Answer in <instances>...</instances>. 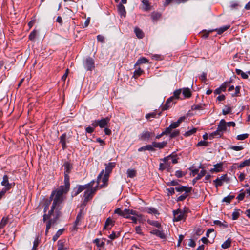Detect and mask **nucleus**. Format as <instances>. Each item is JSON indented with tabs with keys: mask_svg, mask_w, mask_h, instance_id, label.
Wrapping results in <instances>:
<instances>
[{
	"mask_svg": "<svg viewBox=\"0 0 250 250\" xmlns=\"http://www.w3.org/2000/svg\"><path fill=\"white\" fill-rule=\"evenodd\" d=\"M69 188L70 186L64 185L61 186L58 188L52 193L50 198H52L53 196H55V197L53 199L51 210L49 211L48 214H44L43 215V220L44 222L51 217L54 209L56 207L58 208L59 205L62 203L63 200V194L67 193Z\"/></svg>",
	"mask_w": 250,
	"mask_h": 250,
	"instance_id": "obj_1",
	"label": "nucleus"
},
{
	"mask_svg": "<svg viewBox=\"0 0 250 250\" xmlns=\"http://www.w3.org/2000/svg\"><path fill=\"white\" fill-rule=\"evenodd\" d=\"M104 172V170H102L101 173L99 174L97 177V185L94 187V185L93 186H90L89 187H87L85 189V191H84V200H83V203L86 204L88 200H91L93 195H94L96 191L97 190L98 188V186L100 184V179L102 175L103 174Z\"/></svg>",
	"mask_w": 250,
	"mask_h": 250,
	"instance_id": "obj_2",
	"label": "nucleus"
},
{
	"mask_svg": "<svg viewBox=\"0 0 250 250\" xmlns=\"http://www.w3.org/2000/svg\"><path fill=\"white\" fill-rule=\"evenodd\" d=\"M63 167H64V185H67V186H70L69 174L71 171L72 167L68 162L64 163L63 164Z\"/></svg>",
	"mask_w": 250,
	"mask_h": 250,
	"instance_id": "obj_3",
	"label": "nucleus"
},
{
	"mask_svg": "<svg viewBox=\"0 0 250 250\" xmlns=\"http://www.w3.org/2000/svg\"><path fill=\"white\" fill-rule=\"evenodd\" d=\"M173 221L174 222H178L182 220L185 219L186 217L185 211H183L180 209L173 210Z\"/></svg>",
	"mask_w": 250,
	"mask_h": 250,
	"instance_id": "obj_4",
	"label": "nucleus"
},
{
	"mask_svg": "<svg viewBox=\"0 0 250 250\" xmlns=\"http://www.w3.org/2000/svg\"><path fill=\"white\" fill-rule=\"evenodd\" d=\"M84 68L87 71H91L94 68V61L93 59L90 57L86 58L83 62Z\"/></svg>",
	"mask_w": 250,
	"mask_h": 250,
	"instance_id": "obj_5",
	"label": "nucleus"
},
{
	"mask_svg": "<svg viewBox=\"0 0 250 250\" xmlns=\"http://www.w3.org/2000/svg\"><path fill=\"white\" fill-rule=\"evenodd\" d=\"M227 174H224L220 177H217L213 181V183L216 188L221 186L224 182H228L229 181Z\"/></svg>",
	"mask_w": 250,
	"mask_h": 250,
	"instance_id": "obj_6",
	"label": "nucleus"
},
{
	"mask_svg": "<svg viewBox=\"0 0 250 250\" xmlns=\"http://www.w3.org/2000/svg\"><path fill=\"white\" fill-rule=\"evenodd\" d=\"M131 215L137 216L138 217H142V215L138 213L136 211L129 209H125L124 210L123 217L129 219L131 217Z\"/></svg>",
	"mask_w": 250,
	"mask_h": 250,
	"instance_id": "obj_7",
	"label": "nucleus"
},
{
	"mask_svg": "<svg viewBox=\"0 0 250 250\" xmlns=\"http://www.w3.org/2000/svg\"><path fill=\"white\" fill-rule=\"evenodd\" d=\"M9 178L7 175H4L2 178V181L1 182V185L4 186V188L3 189L6 190H9L12 187V184L10 183L9 182Z\"/></svg>",
	"mask_w": 250,
	"mask_h": 250,
	"instance_id": "obj_8",
	"label": "nucleus"
},
{
	"mask_svg": "<svg viewBox=\"0 0 250 250\" xmlns=\"http://www.w3.org/2000/svg\"><path fill=\"white\" fill-rule=\"evenodd\" d=\"M69 137H67L66 133L62 134L60 137V143L61 144L63 150L67 147V143L69 142Z\"/></svg>",
	"mask_w": 250,
	"mask_h": 250,
	"instance_id": "obj_9",
	"label": "nucleus"
},
{
	"mask_svg": "<svg viewBox=\"0 0 250 250\" xmlns=\"http://www.w3.org/2000/svg\"><path fill=\"white\" fill-rule=\"evenodd\" d=\"M95 183V181L94 180L91 181L90 183L85 184L84 185H80L78 186L77 191L75 193V195L79 194L80 193L82 192L83 190H85L87 187H89L90 186H93Z\"/></svg>",
	"mask_w": 250,
	"mask_h": 250,
	"instance_id": "obj_10",
	"label": "nucleus"
},
{
	"mask_svg": "<svg viewBox=\"0 0 250 250\" xmlns=\"http://www.w3.org/2000/svg\"><path fill=\"white\" fill-rule=\"evenodd\" d=\"M104 173V172H103ZM104 173L102 175L101 177V179L100 180V183L102 182V184L100 185V187L101 188L106 187L108 184V181L109 179V176L108 175H106L104 173V174L103 175Z\"/></svg>",
	"mask_w": 250,
	"mask_h": 250,
	"instance_id": "obj_11",
	"label": "nucleus"
},
{
	"mask_svg": "<svg viewBox=\"0 0 250 250\" xmlns=\"http://www.w3.org/2000/svg\"><path fill=\"white\" fill-rule=\"evenodd\" d=\"M105 174L109 175L113 168L115 167V163L110 162L108 164H105Z\"/></svg>",
	"mask_w": 250,
	"mask_h": 250,
	"instance_id": "obj_12",
	"label": "nucleus"
},
{
	"mask_svg": "<svg viewBox=\"0 0 250 250\" xmlns=\"http://www.w3.org/2000/svg\"><path fill=\"white\" fill-rule=\"evenodd\" d=\"M217 128L223 133L227 130V123L225 120L222 119L218 125Z\"/></svg>",
	"mask_w": 250,
	"mask_h": 250,
	"instance_id": "obj_13",
	"label": "nucleus"
},
{
	"mask_svg": "<svg viewBox=\"0 0 250 250\" xmlns=\"http://www.w3.org/2000/svg\"><path fill=\"white\" fill-rule=\"evenodd\" d=\"M223 133L218 128L215 131L213 132L208 135L209 139H213L214 138H220L223 135Z\"/></svg>",
	"mask_w": 250,
	"mask_h": 250,
	"instance_id": "obj_14",
	"label": "nucleus"
},
{
	"mask_svg": "<svg viewBox=\"0 0 250 250\" xmlns=\"http://www.w3.org/2000/svg\"><path fill=\"white\" fill-rule=\"evenodd\" d=\"M65 241L64 240H59L57 242L58 250H68V247L65 244Z\"/></svg>",
	"mask_w": 250,
	"mask_h": 250,
	"instance_id": "obj_15",
	"label": "nucleus"
},
{
	"mask_svg": "<svg viewBox=\"0 0 250 250\" xmlns=\"http://www.w3.org/2000/svg\"><path fill=\"white\" fill-rule=\"evenodd\" d=\"M167 144V141H163L162 142H153L152 143V146H153V148L156 147L159 149H162L165 147Z\"/></svg>",
	"mask_w": 250,
	"mask_h": 250,
	"instance_id": "obj_16",
	"label": "nucleus"
},
{
	"mask_svg": "<svg viewBox=\"0 0 250 250\" xmlns=\"http://www.w3.org/2000/svg\"><path fill=\"white\" fill-rule=\"evenodd\" d=\"M152 134V133L149 131H144L141 134L140 136V139L143 141L149 140Z\"/></svg>",
	"mask_w": 250,
	"mask_h": 250,
	"instance_id": "obj_17",
	"label": "nucleus"
},
{
	"mask_svg": "<svg viewBox=\"0 0 250 250\" xmlns=\"http://www.w3.org/2000/svg\"><path fill=\"white\" fill-rule=\"evenodd\" d=\"M223 170V164L222 163H217L214 165V167L210 169L211 172H219Z\"/></svg>",
	"mask_w": 250,
	"mask_h": 250,
	"instance_id": "obj_18",
	"label": "nucleus"
},
{
	"mask_svg": "<svg viewBox=\"0 0 250 250\" xmlns=\"http://www.w3.org/2000/svg\"><path fill=\"white\" fill-rule=\"evenodd\" d=\"M174 97H170L168 98L163 107V110H167L173 104Z\"/></svg>",
	"mask_w": 250,
	"mask_h": 250,
	"instance_id": "obj_19",
	"label": "nucleus"
},
{
	"mask_svg": "<svg viewBox=\"0 0 250 250\" xmlns=\"http://www.w3.org/2000/svg\"><path fill=\"white\" fill-rule=\"evenodd\" d=\"M83 218V210H81L79 213L78 214L76 219L74 223V229H76L77 226L80 224V222L81 221L82 219Z\"/></svg>",
	"mask_w": 250,
	"mask_h": 250,
	"instance_id": "obj_20",
	"label": "nucleus"
},
{
	"mask_svg": "<svg viewBox=\"0 0 250 250\" xmlns=\"http://www.w3.org/2000/svg\"><path fill=\"white\" fill-rule=\"evenodd\" d=\"M175 190L177 192H182L184 191L185 192L188 193V192H190V191L191 190V188H188L186 186H182L176 187Z\"/></svg>",
	"mask_w": 250,
	"mask_h": 250,
	"instance_id": "obj_21",
	"label": "nucleus"
},
{
	"mask_svg": "<svg viewBox=\"0 0 250 250\" xmlns=\"http://www.w3.org/2000/svg\"><path fill=\"white\" fill-rule=\"evenodd\" d=\"M162 160L166 162L171 160V162L173 164H177L178 163L177 158L175 155H170L167 157H165Z\"/></svg>",
	"mask_w": 250,
	"mask_h": 250,
	"instance_id": "obj_22",
	"label": "nucleus"
},
{
	"mask_svg": "<svg viewBox=\"0 0 250 250\" xmlns=\"http://www.w3.org/2000/svg\"><path fill=\"white\" fill-rule=\"evenodd\" d=\"M227 86L228 83H224L219 88L214 90V94H219L222 91H225Z\"/></svg>",
	"mask_w": 250,
	"mask_h": 250,
	"instance_id": "obj_23",
	"label": "nucleus"
},
{
	"mask_svg": "<svg viewBox=\"0 0 250 250\" xmlns=\"http://www.w3.org/2000/svg\"><path fill=\"white\" fill-rule=\"evenodd\" d=\"M109 121V119L108 118H103L101 120H99V126L101 128H104L107 125V124Z\"/></svg>",
	"mask_w": 250,
	"mask_h": 250,
	"instance_id": "obj_24",
	"label": "nucleus"
},
{
	"mask_svg": "<svg viewBox=\"0 0 250 250\" xmlns=\"http://www.w3.org/2000/svg\"><path fill=\"white\" fill-rule=\"evenodd\" d=\"M114 225V223L112 220L110 218H108L106 222L105 223L104 226V229H110Z\"/></svg>",
	"mask_w": 250,
	"mask_h": 250,
	"instance_id": "obj_25",
	"label": "nucleus"
},
{
	"mask_svg": "<svg viewBox=\"0 0 250 250\" xmlns=\"http://www.w3.org/2000/svg\"><path fill=\"white\" fill-rule=\"evenodd\" d=\"M117 8L119 14L122 16L125 17L126 11L124 6L122 3H120L118 5Z\"/></svg>",
	"mask_w": 250,
	"mask_h": 250,
	"instance_id": "obj_26",
	"label": "nucleus"
},
{
	"mask_svg": "<svg viewBox=\"0 0 250 250\" xmlns=\"http://www.w3.org/2000/svg\"><path fill=\"white\" fill-rule=\"evenodd\" d=\"M150 233L152 234L155 235L160 238L163 239L165 237V235L164 233L160 230L158 229H154L152 230Z\"/></svg>",
	"mask_w": 250,
	"mask_h": 250,
	"instance_id": "obj_27",
	"label": "nucleus"
},
{
	"mask_svg": "<svg viewBox=\"0 0 250 250\" xmlns=\"http://www.w3.org/2000/svg\"><path fill=\"white\" fill-rule=\"evenodd\" d=\"M179 126V125L177 122L172 123L170 124L169 127L166 128V132H167L168 134H169L171 132L172 129L176 128L178 127Z\"/></svg>",
	"mask_w": 250,
	"mask_h": 250,
	"instance_id": "obj_28",
	"label": "nucleus"
},
{
	"mask_svg": "<svg viewBox=\"0 0 250 250\" xmlns=\"http://www.w3.org/2000/svg\"><path fill=\"white\" fill-rule=\"evenodd\" d=\"M213 223L215 225L219 226L221 228H227L228 227L227 223L225 221L221 222L219 220H215Z\"/></svg>",
	"mask_w": 250,
	"mask_h": 250,
	"instance_id": "obj_29",
	"label": "nucleus"
},
{
	"mask_svg": "<svg viewBox=\"0 0 250 250\" xmlns=\"http://www.w3.org/2000/svg\"><path fill=\"white\" fill-rule=\"evenodd\" d=\"M134 32L138 38L142 39L144 37V33L140 28L135 27L134 29Z\"/></svg>",
	"mask_w": 250,
	"mask_h": 250,
	"instance_id": "obj_30",
	"label": "nucleus"
},
{
	"mask_svg": "<svg viewBox=\"0 0 250 250\" xmlns=\"http://www.w3.org/2000/svg\"><path fill=\"white\" fill-rule=\"evenodd\" d=\"M144 150L154 151V149L153 148L152 145H147L138 149V151L140 152Z\"/></svg>",
	"mask_w": 250,
	"mask_h": 250,
	"instance_id": "obj_31",
	"label": "nucleus"
},
{
	"mask_svg": "<svg viewBox=\"0 0 250 250\" xmlns=\"http://www.w3.org/2000/svg\"><path fill=\"white\" fill-rule=\"evenodd\" d=\"M231 239L229 238L226 241H225L221 245V247L223 249H227L229 248L231 246Z\"/></svg>",
	"mask_w": 250,
	"mask_h": 250,
	"instance_id": "obj_32",
	"label": "nucleus"
},
{
	"mask_svg": "<svg viewBox=\"0 0 250 250\" xmlns=\"http://www.w3.org/2000/svg\"><path fill=\"white\" fill-rule=\"evenodd\" d=\"M236 73L237 75H240L242 77V78L246 79L248 78V73H246L243 72L241 70L239 69H236L235 70Z\"/></svg>",
	"mask_w": 250,
	"mask_h": 250,
	"instance_id": "obj_33",
	"label": "nucleus"
},
{
	"mask_svg": "<svg viewBox=\"0 0 250 250\" xmlns=\"http://www.w3.org/2000/svg\"><path fill=\"white\" fill-rule=\"evenodd\" d=\"M142 2L143 4V9L145 11H148L150 9V5L147 0H143Z\"/></svg>",
	"mask_w": 250,
	"mask_h": 250,
	"instance_id": "obj_34",
	"label": "nucleus"
},
{
	"mask_svg": "<svg viewBox=\"0 0 250 250\" xmlns=\"http://www.w3.org/2000/svg\"><path fill=\"white\" fill-rule=\"evenodd\" d=\"M127 175L128 177L133 178L136 175V171L134 169H128L127 170Z\"/></svg>",
	"mask_w": 250,
	"mask_h": 250,
	"instance_id": "obj_35",
	"label": "nucleus"
},
{
	"mask_svg": "<svg viewBox=\"0 0 250 250\" xmlns=\"http://www.w3.org/2000/svg\"><path fill=\"white\" fill-rule=\"evenodd\" d=\"M63 229H60L58 230L55 235L53 237L52 240L54 242L56 241L58 238L59 237V236L62 235L63 231Z\"/></svg>",
	"mask_w": 250,
	"mask_h": 250,
	"instance_id": "obj_36",
	"label": "nucleus"
},
{
	"mask_svg": "<svg viewBox=\"0 0 250 250\" xmlns=\"http://www.w3.org/2000/svg\"><path fill=\"white\" fill-rule=\"evenodd\" d=\"M148 62V60L145 57H142L140 58L138 60L136 63L135 64V65L143 64V63H146Z\"/></svg>",
	"mask_w": 250,
	"mask_h": 250,
	"instance_id": "obj_37",
	"label": "nucleus"
},
{
	"mask_svg": "<svg viewBox=\"0 0 250 250\" xmlns=\"http://www.w3.org/2000/svg\"><path fill=\"white\" fill-rule=\"evenodd\" d=\"M183 94L184 95L185 97L187 98L190 97L191 95L190 90L188 88L183 89Z\"/></svg>",
	"mask_w": 250,
	"mask_h": 250,
	"instance_id": "obj_38",
	"label": "nucleus"
},
{
	"mask_svg": "<svg viewBox=\"0 0 250 250\" xmlns=\"http://www.w3.org/2000/svg\"><path fill=\"white\" fill-rule=\"evenodd\" d=\"M197 131V129L196 128H193L191 129H190L187 131H186L185 134L184 136L186 137H188L193 134L195 133Z\"/></svg>",
	"mask_w": 250,
	"mask_h": 250,
	"instance_id": "obj_39",
	"label": "nucleus"
},
{
	"mask_svg": "<svg viewBox=\"0 0 250 250\" xmlns=\"http://www.w3.org/2000/svg\"><path fill=\"white\" fill-rule=\"evenodd\" d=\"M234 198L233 195H229L223 198L222 202L229 203L230 201Z\"/></svg>",
	"mask_w": 250,
	"mask_h": 250,
	"instance_id": "obj_40",
	"label": "nucleus"
},
{
	"mask_svg": "<svg viewBox=\"0 0 250 250\" xmlns=\"http://www.w3.org/2000/svg\"><path fill=\"white\" fill-rule=\"evenodd\" d=\"M229 27H230L229 25H226V26H223L217 30V33L218 34H221L224 32H225L227 29H228Z\"/></svg>",
	"mask_w": 250,
	"mask_h": 250,
	"instance_id": "obj_41",
	"label": "nucleus"
},
{
	"mask_svg": "<svg viewBox=\"0 0 250 250\" xmlns=\"http://www.w3.org/2000/svg\"><path fill=\"white\" fill-rule=\"evenodd\" d=\"M147 222L149 224L154 226L158 228H160L161 226V224L156 221L148 220Z\"/></svg>",
	"mask_w": 250,
	"mask_h": 250,
	"instance_id": "obj_42",
	"label": "nucleus"
},
{
	"mask_svg": "<svg viewBox=\"0 0 250 250\" xmlns=\"http://www.w3.org/2000/svg\"><path fill=\"white\" fill-rule=\"evenodd\" d=\"M240 216L239 210H235L232 214V218L233 220H236Z\"/></svg>",
	"mask_w": 250,
	"mask_h": 250,
	"instance_id": "obj_43",
	"label": "nucleus"
},
{
	"mask_svg": "<svg viewBox=\"0 0 250 250\" xmlns=\"http://www.w3.org/2000/svg\"><path fill=\"white\" fill-rule=\"evenodd\" d=\"M206 173V171L205 170H202L198 174L197 176L195 178V181H198L202 177L205 175Z\"/></svg>",
	"mask_w": 250,
	"mask_h": 250,
	"instance_id": "obj_44",
	"label": "nucleus"
},
{
	"mask_svg": "<svg viewBox=\"0 0 250 250\" xmlns=\"http://www.w3.org/2000/svg\"><path fill=\"white\" fill-rule=\"evenodd\" d=\"M231 112V108L230 106H226L222 111L223 115H227Z\"/></svg>",
	"mask_w": 250,
	"mask_h": 250,
	"instance_id": "obj_45",
	"label": "nucleus"
},
{
	"mask_svg": "<svg viewBox=\"0 0 250 250\" xmlns=\"http://www.w3.org/2000/svg\"><path fill=\"white\" fill-rule=\"evenodd\" d=\"M230 148L235 151H240L243 149L244 147L242 146H230Z\"/></svg>",
	"mask_w": 250,
	"mask_h": 250,
	"instance_id": "obj_46",
	"label": "nucleus"
},
{
	"mask_svg": "<svg viewBox=\"0 0 250 250\" xmlns=\"http://www.w3.org/2000/svg\"><path fill=\"white\" fill-rule=\"evenodd\" d=\"M93 242L95 243L98 247H102L104 245V242L103 241L100 242V239L98 238L95 239Z\"/></svg>",
	"mask_w": 250,
	"mask_h": 250,
	"instance_id": "obj_47",
	"label": "nucleus"
},
{
	"mask_svg": "<svg viewBox=\"0 0 250 250\" xmlns=\"http://www.w3.org/2000/svg\"><path fill=\"white\" fill-rule=\"evenodd\" d=\"M248 137V134H243L238 135L237 136V139L238 140H243L247 138Z\"/></svg>",
	"mask_w": 250,
	"mask_h": 250,
	"instance_id": "obj_48",
	"label": "nucleus"
},
{
	"mask_svg": "<svg viewBox=\"0 0 250 250\" xmlns=\"http://www.w3.org/2000/svg\"><path fill=\"white\" fill-rule=\"evenodd\" d=\"M181 93V89H177L176 90L174 93H173V96L172 97H174V99H179V96Z\"/></svg>",
	"mask_w": 250,
	"mask_h": 250,
	"instance_id": "obj_49",
	"label": "nucleus"
},
{
	"mask_svg": "<svg viewBox=\"0 0 250 250\" xmlns=\"http://www.w3.org/2000/svg\"><path fill=\"white\" fill-rule=\"evenodd\" d=\"M142 72L143 70H142L140 68H139L134 71L133 77L135 78H137L142 73Z\"/></svg>",
	"mask_w": 250,
	"mask_h": 250,
	"instance_id": "obj_50",
	"label": "nucleus"
},
{
	"mask_svg": "<svg viewBox=\"0 0 250 250\" xmlns=\"http://www.w3.org/2000/svg\"><path fill=\"white\" fill-rule=\"evenodd\" d=\"M36 35H37V32H36V31L35 30H34L33 31H32L29 36V39L31 40V41H33L36 36Z\"/></svg>",
	"mask_w": 250,
	"mask_h": 250,
	"instance_id": "obj_51",
	"label": "nucleus"
},
{
	"mask_svg": "<svg viewBox=\"0 0 250 250\" xmlns=\"http://www.w3.org/2000/svg\"><path fill=\"white\" fill-rule=\"evenodd\" d=\"M147 212L149 214H156L158 213L157 209L154 208H149L147 209Z\"/></svg>",
	"mask_w": 250,
	"mask_h": 250,
	"instance_id": "obj_52",
	"label": "nucleus"
},
{
	"mask_svg": "<svg viewBox=\"0 0 250 250\" xmlns=\"http://www.w3.org/2000/svg\"><path fill=\"white\" fill-rule=\"evenodd\" d=\"M7 218H3L0 223V229L3 228L7 223Z\"/></svg>",
	"mask_w": 250,
	"mask_h": 250,
	"instance_id": "obj_53",
	"label": "nucleus"
},
{
	"mask_svg": "<svg viewBox=\"0 0 250 250\" xmlns=\"http://www.w3.org/2000/svg\"><path fill=\"white\" fill-rule=\"evenodd\" d=\"M156 113L155 112H152L146 114L145 117L147 119H149L151 118H156Z\"/></svg>",
	"mask_w": 250,
	"mask_h": 250,
	"instance_id": "obj_54",
	"label": "nucleus"
},
{
	"mask_svg": "<svg viewBox=\"0 0 250 250\" xmlns=\"http://www.w3.org/2000/svg\"><path fill=\"white\" fill-rule=\"evenodd\" d=\"M39 244V240L37 238L34 241L33 246L32 249H31V250H36Z\"/></svg>",
	"mask_w": 250,
	"mask_h": 250,
	"instance_id": "obj_55",
	"label": "nucleus"
},
{
	"mask_svg": "<svg viewBox=\"0 0 250 250\" xmlns=\"http://www.w3.org/2000/svg\"><path fill=\"white\" fill-rule=\"evenodd\" d=\"M188 193L185 192L183 194L178 197L177 200V201H182L184 200L187 198Z\"/></svg>",
	"mask_w": 250,
	"mask_h": 250,
	"instance_id": "obj_56",
	"label": "nucleus"
},
{
	"mask_svg": "<svg viewBox=\"0 0 250 250\" xmlns=\"http://www.w3.org/2000/svg\"><path fill=\"white\" fill-rule=\"evenodd\" d=\"M208 145V142L205 141V140L200 141V142H199L198 143V144L197 145V146H207Z\"/></svg>",
	"mask_w": 250,
	"mask_h": 250,
	"instance_id": "obj_57",
	"label": "nucleus"
},
{
	"mask_svg": "<svg viewBox=\"0 0 250 250\" xmlns=\"http://www.w3.org/2000/svg\"><path fill=\"white\" fill-rule=\"evenodd\" d=\"M170 136L171 138L176 137L179 134V131L178 130H175L172 132H171Z\"/></svg>",
	"mask_w": 250,
	"mask_h": 250,
	"instance_id": "obj_58",
	"label": "nucleus"
},
{
	"mask_svg": "<svg viewBox=\"0 0 250 250\" xmlns=\"http://www.w3.org/2000/svg\"><path fill=\"white\" fill-rule=\"evenodd\" d=\"M161 16V15L160 13L158 12H154L152 13L151 17L154 20H156L159 18Z\"/></svg>",
	"mask_w": 250,
	"mask_h": 250,
	"instance_id": "obj_59",
	"label": "nucleus"
},
{
	"mask_svg": "<svg viewBox=\"0 0 250 250\" xmlns=\"http://www.w3.org/2000/svg\"><path fill=\"white\" fill-rule=\"evenodd\" d=\"M115 213L118 214L122 216H123L124 210H121L120 208L116 209L114 211Z\"/></svg>",
	"mask_w": 250,
	"mask_h": 250,
	"instance_id": "obj_60",
	"label": "nucleus"
},
{
	"mask_svg": "<svg viewBox=\"0 0 250 250\" xmlns=\"http://www.w3.org/2000/svg\"><path fill=\"white\" fill-rule=\"evenodd\" d=\"M141 218V217H138L137 216L133 215L132 216L130 217L129 219L132 220L133 223L136 224L137 223L138 220Z\"/></svg>",
	"mask_w": 250,
	"mask_h": 250,
	"instance_id": "obj_61",
	"label": "nucleus"
},
{
	"mask_svg": "<svg viewBox=\"0 0 250 250\" xmlns=\"http://www.w3.org/2000/svg\"><path fill=\"white\" fill-rule=\"evenodd\" d=\"M195 234L197 235H200L203 233V231L200 228H197L195 229Z\"/></svg>",
	"mask_w": 250,
	"mask_h": 250,
	"instance_id": "obj_62",
	"label": "nucleus"
},
{
	"mask_svg": "<svg viewBox=\"0 0 250 250\" xmlns=\"http://www.w3.org/2000/svg\"><path fill=\"white\" fill-rule=\"evenodd\" d=\"M119 236V234L117 235L116 234L115 232H113L109 236V238H110L111 240H113L116 238H117Z\"/></svg>",
	"mask_w": 250,
	"mask_h": 250,
	"instance_id": "obj_63",
	"label": "nucleus"
},
{
	"mask_svg": "<svg viewBox=\"0 0 250 250\" xmlns=\"http://www.w3.org/2000/svg\"><path fill=\"white\" fill-rule=\"evenodd\" d=\"M207 73L205 72H203L201 76H200V79L202 81H205L207 79Z\"/></svg>",
	"mask_w": 250,
	"mask_h": 250,
	"instance_id": "obj_64",
	"label": "nucleus"
}]
</instances>
